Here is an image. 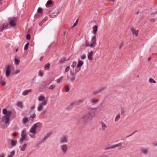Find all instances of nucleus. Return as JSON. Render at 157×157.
Segmentation results:
<instances>
[{
	"label": "nucleus",
	"mask_w": 157,
	"mask_h": 157,
	"mask_svg": "<svg viewBox=\"0 0 157 157\" xmlns=\"http://www.w3.org/2000/svg\"><path fill=\"white\" fill-rule=\"evenodd\" d=\"M3 116L1 118L0 127L2 128H6L10 124V118L12 114L11 111H8L6 109L3 110Z\"/></svg>",
	"instance_id": "1"
},
{
	"label": "nucleus",
	"mask_w": 157,
	"mask_h": 157,
	"mask_svg": "<svg viewBox=\"0 0 157 157\" xmlns=\"http://www.w3.org/2000/svg\"><path fill=\"white\" fill-rule=\"evenodd\" d=\"M92 119L91 116L87 113L83 114L78 121V123H82L85 125Z\"/></svg>",
	"instance_id": "2"
},
{
	"label": "nucleus",
	"mask_w": 157,
	"mask_h": 157,
	"mask_svg": "<svg viewBox=\"0 0 157 157\" xmlns=\"http://www.w3.org/2000/svg\"><path fill=\"white\" fill-rule=\"evenodd\" d=\"M38 100L40 102H42L38 105L37 108V111L39 112L42 111L43 109V107L45 106L47 104L48 99L43 96H40L38 98Z\"/></svg>",
	"instance_id": "3"
},
{
	"label": "nucleus",
	"mask_w": 157,
	"mask_h": 157,
	"mask_svg": "<svg viewBox=\"0 0 157 157\" xmlns=\"http://www.w3.org/2000/svg\"><path fill=\"white\" fill-rule=\"evenodd\" d=\"M125 145V146H126L127 144H125L124 143H120L118 144L110 146L109 145H107L105 146L104 148V149L105 150H109L110 149H112L117 147H118L119 149H121L123 148H124L125 146H123V145Z\"/></svg>",
	"instance_id": "4"
},
{
	"label": "nucleus",
	"mask_w": 157,
	"mask_h": 157,
	"mask_svg": "<svg viewBox=\"0 0 157 157\" xmlns=\"http://www.w3.org/2000/svg\"><path fill=\"white\" fill-rule=\"evenodd\" d=\"M42 124L40 122H37L34 124L30 130V132L34 134L33 135H30V136L32 138L35 137V134L36 133V129L41 127Z\"/></svg>",
	"instance_id": "5"
},
{
	"label": "nucleus",
	"mask_w": 157,
	"mask_h": 157,
	"mask_svg": "<svg viewBox=\"0 0 157 157\" xmlns=\"http://www.w3.org/2000/svg\"><path fill=\"white\" fill-rule=\"evenodd\" d=\"M96 39L95 36H93L91 39L90 43H89L88 40L86 41L85 47H90L91 48L94 47L95 46Z\"/></svg>",
	"instance_id": "6"
},
{
	"label": "nucleus",
	"mask_w": 157,
	"mask_h": 157,
	"mask_svg": "<svg viewBox=\"0 0 157 157\" xmlns=\"http://www.w3.org/2000/svg\"><path fill=\"white\" fill-rule=\"evenodd\" d=\"M17 21L16 17H13L9 18V23H6L7 27L10 25L11 27H14L16 26V21Z\"/></svg>",
	"instance_id": "7"
},
{
	"label": "nucleus",
	"mask_w": 157,
	"mask_h": 157,
	"mask_svg": "<svg viewBox=\"0 0 157 157\" xmlns=\"http://www.w3.org/2000/svg\"><path fill=\"white\" fill-rule=\"evenodd\" d=\"M14 67L12 65H8L6 68V77H9L10 75L11 70L13 69Z\"/></svg>",
	"instance_id": "8"
},
{
	"label": "nucleus",
	"mask_w": 157,
	"mask_h": 157,
	"mask_svg": "<svg viewBox=\"0 0 157 157\" xmlns=\"http://www.w3.org/2000/svg\"><path fill=\"white\" fill-rule=\"evenodd\" d=\"M59 141L61 144L67 143L68 142V136H63L60 138Z\"/></svg>",
	"instance_id": "9"
},
{
	"label": "nucleus",
	"mask_w": 157,
	"mask_h": 157,
	"mask_svg": "<svg viewBox=\"0 0 157 157\" xmlns=\"http://www.w3.org/2000/svg\"><path fill=\"white\" fill-rule=\"evenodd\" d=\"M60 149L63 153H66L68 150L67 145L66 144H63L60 146Z\"/></svg>",
	"instance_id": "10"
},
{
	"label": "nucleus",
	"mask_w": 157,
	"mask_h": 157,
	"mask_svg": "<svg viewBox=\"0 0 157 157\" xmlns=\"http://www.w3.org/2000/svg\"><path fill=\"white\" fill-rule=\"evenodd\" d=\"M96 112V108H90L88 110L87 114H90L93 118V116L95 114Z\"/></svg>",
	"instance_id": "11"
},
{
	"label": "nucleus",
	"mask_w": 157,
	"mask_h": 157,
	"mask_svg": "<svg viewBox=\"0 0 157 157\" xmlns=\"http://www.w3.org/2000/svg\"><path fill=\"white\" fill-rule=\"evenodd\" d=\"M26 131L25 130H24L22 131L21 135V138L20 139L21 142L27 140V138L26 137Z\"/></svg>",
	"instance_id": "12"
},
{
	"label": "nucleus",
	"mask_w": 157,
	"mask_h": 157,
	"mask_svg": "<svg viewBox=\"0 0 157 157\" xmlns=\"http://www.w3.org/2000/svg\"><path fill=\"white\" fill-rule=\"evenodd\" d=\"M58 14V12L57 10H54L51 11L49 13V16L51 18L56 17Z\"/></svg>",
	"instance_id": "13"
},
{
	"label": "nucleus",
	"mask_w": 157,
	"mask_h": 157,
	"mask_svg": "<svg viewBox=\"0 0 157 157\" xmlns=\"http://www.w3.org/2000/svg\"><path fill=\"white\" fill-rule=\"evenodd\" d=\"M140 153L144 155H147L148 154V151L147 149L142 148L140 149Z\"/></svg>",
	"instance_id": "14"
},
{
	"label": "nucleus",
	"mask_w": 157,
	"mask_h": 157,
	"mask_svg": "<svg viewBox=\"0 0 157 157\" xmlns=\"http://www.w3.org/2000/svg\"><path fill=\"white\" fill-rule=\"evenodd\" d=\"M32 92V90L31 89L25 90L23 91V92L22 93V95L23 96H25L31 93Z\"/></svg>",
	"instance_id": "15"
},
{
	"label": "nucleus",
	"mask_w": 157,
	"mask_h": 157,
	"mask_svg": "<svg viewBox=\"0 0 157 157\" xmlns=\"http://www.w3.org/2000/svg\"><path fill=\"white\" fill-rule=\"evenodd\" d=\"M84 101V98H82L76 101L74 103V104H73V105H80Z\"/></svg>",
	"instance_id": "16"
},
{
	"label": "nucleus",
	"mask_w": 157,
	"mask_h": 157,
	"mask_svg": "<svg viewBox=\"0 0 157 157\" xmlns=\"http://www.w3.org/2000/svg\"><path fill=\"white\" fill-rule=\"evenodd\" d=\"M70 74L71 75V77L69 78L68 76H67L68 78L72 82H73L75 79V76L74 75H75L73 73L71 72Z\"/></svg>",
	"instance_id": "17"
},
{
	"label": "nucleus",
	"mask_w": 157,
	"mask_h": 157,
	"mask_svg": "<svg viewBox=\"0 0 157 157\" xmlns=\"http://www.w3.org/2000/svg\"><path fill=\"white\" fill-rule=\"evenodd\" d=\"M7 27L6 25L4 24H1L0 25V31H1L4 29H7Z\"/></svg>",
	"instance_id": "18"
},
{
	"label": "nucleus",
	"mask_w": 157,
	"mask_h": 157,
	"mask_svg": "<svg viewBox=\"0 0 157 157\" xmlns=\"http://www.w3.org/2000/svg\"><path fill=\"white\" fill-rule=\"evenodd\" d=\"M93 52L92 51H91L88 53V58L89 60H91L93 59Z\"/></svg>",
	"instance_id": "19"
},
{
	"label": "nucleus",
	"mask_w": 157,
	"mask_h": 157,
	"mask_svg": "<svg viewBox=\"0 0 157 157\" xmlns=\"http://www.w3.org/2000/svg\"><path fill=\"white\" fill-rule=\"evenodd\" d=\"M54 80L53 79L51 78L48 80L46 82H44V87H45L47 85H49Z\"/></svg>",
	"instance_id": "20"
},
{
	"label": "nucleus",
	"mask_w": 157,
	"mask_h": 157,
	"mask_svg": "<svg viewBox=\"0 0 157 157\" xmlns=\"http://www.w3.org/2000/svg\"><path fill=\"white\" fill-rule=\"evenodd\" d=\"M53 1L52 0H49L47 2L46 6L47 7H50L52 6L51 5Z\"/></svg>",
	"instance_id": "21"
},
{
	"label": "nucleus",
	"mask_w": 157,
	"mask_h": 157,
	"mask_svg": "<svg viewBox=\"0 0 157 157\" xmlns=\"http://www.w3.org/2000/svg\"><path fill=\"white\" fill-rule=\"evenodd\" d=\"M101 129L102 131L105 130L107 127L106 125L104 123H102L101 124Z\"/></svg>",
	"instance_id": "22"
},
{
	"label": "nucleus",
	"mask_w": 157,
	"mask_h": 157,
	"mask_svg": "<svg viewBox=\"0 0 157 157\" xmlns=\"http://www.w3.org/2000/svg\"><path fill=\"white\" fill-rule=\"evenodd\" d=\"M131 31L133 34H135L136 36H137L138 35V31L132 28L131 29Z\"/></svg>",
	"instance_id": "23"
},
{
	"label": "nucleus",
	"mask_w": 157,
	"mask_h": 157,
	"mask_svg": "<svg viewBox=\"0 0 157 157\" xmlns=\"http://www.w3.org/2000/svg\"><path fill=\"white\" fill-rule=\"evenodd\" d=\"M98 26L97 25H95L92 28L93 31L92 33L94 34H95L97 31Z\"/></svg>",
	"instance_id": "24"
},
{
	"label": "nucleus",
	"mask_w": 157,
	"mask_h": 157,
	"mask_svg": "<svg viewBox=\"0 0 157 157\" xmlns=\"http://www.w3.org/2000/svg\"><path fill=\"white\" fill-rule=\"evenodd\" d=\"M83 64V62L82 61L79 60L78 62V64L77 66L78 67L81 68V67L82 65Z\"/></svg>",
	"instance_id": "25"
},
{
	"label": "nucleus",
	"mask_w": 157,
	"mask_h": 157,
	"mask_svg": "<svg viewBox=\"0 0 157 157\" xmlns=\"http://www.w3.org/2000/svg\"><path fill=\"white\" fill-rule=\"evenodd\" d=\"M10 142L11 145L12 147L15 146L17 143V141L16 140H11Z\"/></svg>",
	"instance_id": "26"
},
{
	"label": "nucleus",
	"mask_w": 157,
	"mask_h": 157,
	"mask_svg": "<svg viewBox=\"0 0 157 157\" xmlns=\"http://www.w3.org/2000/svg\"><path fill=\"white\" fill-rule=\"evenodd\" d=\"M100 93L99 89L93 91L92 93V94L93 95H95L99 93Z\"/></svg>",
	"instance_id": "27"
},
{
	"label": "nucleus",
	"mask_w": 157,
	"mask_h": 157,
	"mask_svg": "<svg viewBox=\"0 0 157 157\" xmlns=\"http://www.w3.org/2000/svg\"><path fill=\"white\" fill-rule=\"evenodd\" d=\"M100 93L99 89L93 91L92 93V94L93 95H95L99 93Z\"/></svg>",
	"instance_id": "28"
},
{
	"label": "nucleus",
	"mask_w": 157,
	"mask_h": 157,
	"mask_svg": "<svg viewBox=\"0 0 157 157\" xmlns=\"http://www.w3.org/2000/svg\"><path fill=\"white\" fill-rule=\"evenodd\" d=\"M98 100L97 98L92 99L91 100V102L92 103L96 104L98 102Z\"/></svg>",
	"instance_id": "29"
},
{
	"label": "nucleus",
	"mask_w": 157,
	"mask_h": 157,
	"mask_svg": "<svg viewBox=\"0 0 157 157\" xmlns=\"http://www.w3.org/2000/svg\"><path fill=\"white\" fill-rule=\"evenodd\" d=\"M20 62V60L18 59H17V58H15V59L14 60V63L16 65H18L19 64Z\"/></svg>",
	"instance_id": "30"
},
{
	"label": "nucleus",
	"mask_w": 157,
	"mask_h": 157,
	"mask_svg": "<svg viewBox=\"0 0 157 157\" xmlns=\"http://www.w3.org/2000/svg\"><path fill=\"white\" fill-rule=\"evenodd\" d=\"M81 70V68L78 67L76 66V68L75 69V71L74 73H73L75 75L78 72Z\"/></svg>",
	"instance_id": "31"
},
{
	"label": "nucleus",
	"mask_w": 157,
	"mask_h": 157,
	"mask_svg": "<svg viewBox=\"0 0 157 157\" xmlns=\"http://www.w3.org/2000/svg\"><path fill=\"white\" fill-rule=\"evenodd\" d=\"M55 87L56 86L55 85H52L49 87L48 89L51 90H53L55 88Z\"/></svg>",
	"instance_id": "32"
},
{
	"label": "nucleus",
	"mask_w": 157,
	"mask_h": 157,
	"mask_svg": "<svg viewBox=\"0 0 157 157\" xmlns=\"http://www.w3.org/2000/svg\"><path fill=\"white\" fill-rule=\"evenodd\" d=\"M23 123L24 124H25L27 123L28 121V119L27 117L24 118L22 120Z\"/></svg>",
	"instance_id": "33"
},
{
	"label": "nucleus",
	"mask_w": 157,
	"mask_h": 157,
	"mask_svg": "<svg viewBox=\"0 0 157 157\" xmlns=\"http://www.w3.org/2000/svg\"><path fill=\"white\" fill-rule=\"evenodd\" d=\"M15 151H13L10 153V154L8 155V157H13L15 154Z\"/></svg>",
	"instance_id": "34"
},
{
	"label": "nucleus",
	"mask_w": 157,
	"mask_h": 157,
	"mask_svg": "<svg viewBox=\"0 0 157 157\" xmlns=\"http://www.w3.org/2000/svg\"><path fill=\"white\" fill-rule=\"evenodd\" d=\"M27 146V144H25L21 148V150L22 151H24L25 150L26 147Z\"/></svg>",
	"instance_id": "35"
},
{
	"label": "nucleus",
	"mask_w": 157,
	"mask_h": 157,
	"mask_svg": "<svg viewBox=\"0 0 157 157\" xmlns=\"http://www.w3.org/2000/svg\"><path fill=\"white\" fill-rule=\"evenodd\" d=\"M120 114H119L118 115H117L115 117V122L119 120V119L120 118Z\"/></svg>",
	"instance_id": "36"
},
{
	"label": "nucleus",
	"mask_w": 157,
	"mask_h": 157,
	"mask_svg": "<svg viewBox=\"0 0 157 157\" xmlns=\"http://www.w3.org/2000/svg\"><path fill=\"white\" fill-rule=\"evenodd\" d=\"M50 64L49 63H47L44 66V68L46 70H48L49 69Z\"/></svg>",
	"instance_id": "37"
},
{
	"label": "nucleus",
	"mask_w": 157,
	"mask_h": 157,
	"mask_svg": "<svg viewBox=\"0 0 157 157\" xmlns=\"http://www.w3.org/2000/svg\"><path fill=\"white\" fill-rule=\"evenodd\" d=\"M68 59H65V58L62 59L60 60V63H64Z\"/></svg>",
	"instance_id": "38"
},
{
	"label": "nucleus",
	"mask_w": 157,
	"mask_h": 157,
	"mask_svg": "<svg viewBox=\"0 0 157 157\" xmlns=\"http://www.w3.org/2000/svg\"><path fill=\"white\" fill-rule=\"evenodd\" d=\"M37 12L39 13H41L43 12L42 9L40 7L37 10Z\"/></svg>",
	"instance_id": "39"
},
{
	"label": "nucleus",
	"mask_w": 157,
	"mask_h": 157,
	"mask_svg": "<svg viewBox=\"0 0 157 157\" xmlns=\"http://www.w3.org/2000/svg\"><path fill=\"white\" fill-rule=\"evenodd\" d=\"M17 105L20 108L22 107V104L21 102H19L17 104Z\"/></svg>",
	"instance_id": "40"
},
{
	"label": "nucleus",
	"mask_w": 157,
	"mask_h": 157,
	"mask_svg": "<svg viewBox=\"0 0 157 157\" xmlns=\"http://www.w3.org/2000/svg\"><path fill=\"white\" fill-rule=\"evenodd\" d=\"M149 82L151 83H156V81L152 78H150L149 80Z\"/></svg>",
	"instance_id": "41"
},
{
	"label": "nucleus",
	"mask_w": 157,
	"mask_h": 157,
	"mask_svg": "<svg viewBox=\"0 0 157 157\" xmlns=\"http://www.w3.org/2000/svg\"><path fill=\"white\" fill-rule=\"evenodd\" d=\"M63 76L61 77L56 80L57 82L59 83L63 80Z\"/></svg>",
	"instance_id": "42"
},
{
	"label": "nucleus",
	"mask_w": 157,
	"mask_h": 157,
	"mask_svg": "<svg viewBox=\"0 0 157 157\" xmlns=\"http://www.w3.org/2000/svg\"><path fill=\"white\" fill-rule=\"evenodd\" d=\"M28 119L29 122L30 123L33 122L34 120V119L33 118L31 117L28 118Z\"/></svg>",
	"instance_id": "43"
},
{
	"label": "nucleus",
	"mask_w": 157,
	"mask_h": 157,
	"mask_svg": "<svg viewBox=\"0 0 157 157\" xmlns=\"http://www.w3.org/2000/svg\"><path fill=\"white\" fill-rule=\"evenodd\" d=\"M43 71H40L38 73V75L40 77H42L43 75Z\"/></svg>",
	"instance_id": "44"
},
{
	"label": "nucleus",
	"mask_w": 157,
	"mask_h": 157,
	"mask_svg": "<svg viewBox=\"0 0 157 157\" xmlns=\"http://www.w3.org/2000/svg\"><path fill=\"white\" fill-rule=\"evenodd\" d=\"M77 62L75 61H74L72 65H71V67L72 68L75 67L77 65Z\"/></svg>",
	"instance_id": "45"
},
{
	"label": "nucleus",
	"mask_w": 157,
	"mask_h": 157,
	"mask_svg": "<svg viewBox=\"0 0 157 157\" xmlns=\"http://www.w3.org/2000/svg\"><path fill=\"white\" fill-rule=\"evenodd\" d=\"M105 87H100L98 89H99V90L100 91V93H101L103 91L105 90Z\"/></svg>",
	"instance_id": "46"
},
{
	"label": "nucleus",
	"mask_w": 157,
	"mask_h": 157,
	"mask_svg": "<svg viewBox=\"0 0 157 157\" xmlns=\"http://www.w3.org/2000/svg\"><path fill=\"white\" fill-rule=\"evenodd\" d=\"M29 44L28 43L26 44L24 48V49L25 50H26L28 49V47L29 46Z\"/></svg>",
	"instance_id": "47"
},
{
	"label": "nucleus",
	"mask_w": 157,
	"mask_h": 157,
	"mask_svg": "<svg viewBox=\"0 0 157 157\" xmlns=\"http://www.w3.org/2000/svg\"><path fill=\"white\" fill-rule=\"evenodd\" d=\"M69 89H70L69 88L68 86H65V91L66 92H68V91H69Z\"/></svg>",
	"instance_id": "48"
},
{
	"label": "nucleus",
	"mask_w": 157,
	"mask_h": 157,
	"mask_svg": "<svg viewBox=\"0 0 157 157\" xmlns=\"http://www.w3.org/2000/svg\"><path fill=\"white\" fill-rule=\"evenodd\" d=\"M20 71L19 70H16L14 71V74L16 75L20 73Z\"/></svg>",
	"instance_id": "49"
},
{
	"label": "nucleus",
	"mask_w": 157,
	"mask_h": 157,
	"mask_svg": "<svg viewBox=\"0 0 157 157\" xmlns=\"http://www.w3.org/2000/svg\"><path fill=\"white\" fill-rule=\"evenodd\" d=\"M47 139H46L44 137L40 141L41 143H43L44 142V141L46 140Z\"/></svg>",
	"instance_id": "50"
},
{
	"label": "nucleus",
	"mask_w": 157,
	"mask_h": 157,
	"mask_svg": "<svg viewBox=\"0 0 157 157\" xmlns=\"http://www.w3.org/2000/svg\"><path fill=\"white\" fill-rule=\"evenodd\" d=\"M121 115H123L124 113V111L123 109H122L121 110Z\"/></svg>",
	"instance_id": "51"
},
{
	"label": "nucleus",
	"mask_w": 157,
	"mask_h": 157,
	"mask_svg": "<svg viewBox=\"0 0 157 157\" xmlns=\"http://www.w3.org/2000/svg\"><path fill=\"white\" fill-rule=\"evenodd\" d=\"M26 38L27 40H29L30 38V36L29 34H27L26 35Z\"/></svg>",
	"instance_id": "52"
},
{
	"label": "nucleus",
	"mask_w": 157,
	"mask_h": 157,
	"mask_svg": "<svg viewBox=\"0 0 157 157\" xmlns=\"http://www.w3.org/2000/svg\"><path fill=\"white\" fill-rule=\"evenodd\" d=\"M81 58L82 59H84L86 58V56L85 55H83L81 56Z\"/></svg>",
	"instance_id": "53"
},
{
	"label": "nucleus",
	"mask_w": 157,
	"mask_h": 157,
	"mask_svg": "<svg viewBox=\"0 0 157 157\" xmlns=\"http://www.w3.org/2000/svg\"><path fill=\"white\" fill-rule=\"evenodd\" d=\"M70 69V67H68L65 69V71L66 72H68Z\"/></svg>",
	"instance_id": "54"
},
{
	"label": "nucleus",
	"mask_w": 157,
	"mask_h": 157,
	"mask_svg": "<svg viewBox=\"0 0 157 157\" xmlns=\"http://www.w3.org/2000/svg\"><path fill=\"white\" fill-rule=\"evenodd\" d=\"M36 116V115L35 114V113H34V114H32V115L30 116V117H31L33 118L34 119V118Z\"/></svg>",
	"instance_id": "55"
},
{
	"label": "nucleus",
	"mask_w": 157,
	"mask_h": 157,
	"mask_svg": "<svg viewBox=\"0 0 157 157\" xmlns=\"http://www.w3.org/2000/svg\"><path fill=\"white\" fill-rule=\"evenodd\" d=\"M52 132H48L47 134V135L48 136H50L52 135Z\"/></svg>",
	"instance_id": "56"
},
{
	"label": "nucleus",
	"mask_w": 157,
	"mask_h": 157,
	"mask_svg": "<svg viewBox=\"0 0 157 157\" xmlns=\"http://www.w3.org/2000/svg\"><path fill=\"white\" fill-rule=\"evenodd\" d=\"M77 25V21L71 27V28Z\"/></svg>",
	"instance_id": "57"
},
{
	"label": "nucleus",
	"mask_w": 157,
	"mask_h": 157,
	"mask_svg": "<svg viewBox=\"0 0 157 157\" xmlns=\"http://www.w3.org/2000/svg\"><path fill=\"white\" fill-rule=\"evenodd\" d=\"M123 43H121V44L120 45V46L119 48V49H120L121 48V47L123 46Z\"/></svg>",
	"instance_id": "58"
},
{
	"label": "nucleus",
	"mask_w": 157,
	"mask_h": 157,
	"mask_svg": "<svg viewBox=\"0 0 157 157\" xmlns=\"http://www.w3.org/2000/svg\"><path fill=\"white\" fill-rule=\"evenodd\" d=\"M35 108V106L34 105L31 108V110H33Z\"/></svg>",
	"instance_id": "59"
},
{
	"label": "nucleus",
	"mask_w": 157,
	"mask_h": 157,
	"mask_svg": "<svg viewBox=\"0 0 157 157\" xmlns=\"http://www.w3.org/2000/svg\"><path fill=\"white\" fill-rule=\"evenodd\" d=\"M5 84H6L5 82H2L1 85L2 86H4L5 85Z\"/></svg>",
	"instance_id": "60"
},
{
	"label": "nucleus",
	"mask_w": 157,
	"mask_h": 157,
	"mask_svg": "<svg viewBox=\"0 0 157 157\" xmlns=\"http://www.w3.org/2000/svg\"><path fill=\"white\" fill-rule=\"evenodd\" d=\"M46 112L45 111H44L41 113V114L42 115H44L46 113Z\"/></svg>",
	"instance_id": "61"
},
{
	"label": "nucleus",
	"mask_w": 157,
	"mask_h": 157,
	"mask_svg": "<svg viewBox=\"0 0 157 157\" xmlns=\"http://www.w3.org/2000/svg\"><path fill=\"white\" fill-rule=\"evenodd\" d=\"M43 23V22L41 21L39 23V25L40 26H42V24Z\"/></svg>",
	"instance_id": "62"
},
{
	"label": "nucleus",
	"mask_w": 157,
	"mask_h": 157,
	"mask_svg": "<svg viewBox=\"0 0 157 157\" xmlns=\"http://www.w3.org/2000/svg\"><path fill=\"white\" fill-rule=\"evenodd\" d=\"M5 155L4 154H2L0 155V157H4Z\"/></svg>",
	"instance_id": "63"
},
{
	"label": "nucleus",
	"mask_w": 157,
	"mask_h": 157,
	"mask_svg": "<svg viewBox=\"0 0 157 157\" xmlns=\"http://www.w3.org/2000/svg\"><path fill=\"white\" fill-rule=\"evenodd\" d=\"M47 20V19L46 18H44L42 21L44 22Z\"/></svg>",
	"instance_id": "64"
}]
</instances>
